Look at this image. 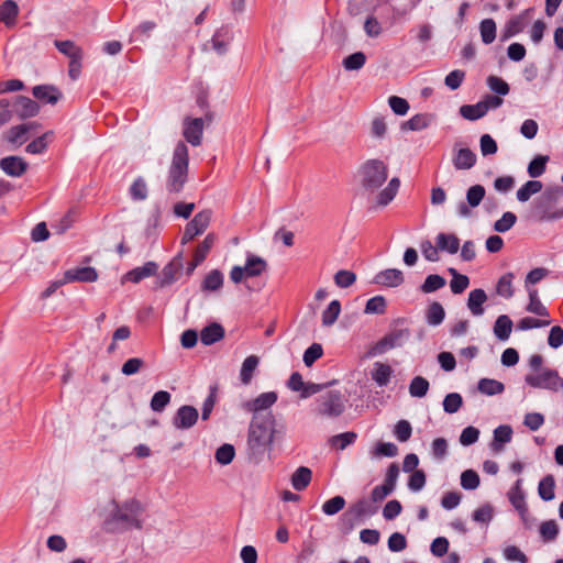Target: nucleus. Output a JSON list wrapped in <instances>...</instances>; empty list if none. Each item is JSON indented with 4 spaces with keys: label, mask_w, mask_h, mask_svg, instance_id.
I'll list each match as a JSON object with an SVG mask.
<instances>
[{
    "label": "nucleus",
    "mask_w": 563,
    "mask_h": 563,
    "mask_svg": "<svg viewBox=\"0 0 563 563\" xmlns=\"http://www.w3.org/2000/svg\"><path fill=\"white\" fill-rule=\"evenodd\" d=\"M366 62V56L363 52H356L343 59V67L346 70H358L361 69Z\"/></svg>",
    "instance_id": "13d9d810"
},
{
    "label": "nucleus",
    "mask_w": 563,
    "mask_h": 563,
    "mask_svg": "<svg viewBox=\"0 0 563 563\" xmlns=\"http://www.w3.org/2000/svg\"><path fill=\"white\" fill-rule=\"evenodd\" d=\"M224 336V329L219 323H211L200 332V340L205 345H211Z\"/></svg>",
    "instance_id": "c85d7f7f"
},
{
    "label": "nucleus",
    "mask_w": 563,
    "mask_h": 563,
    "mask_svg": "<svg viewBox=\"0 0 563 563\" xmlns=\"http://www.w3.org/2000/svg\"><path fill=\"white\" fill-rule=\"evenodd\" d=\"M405 280L404 273L397 268H387L377 273L374 283L384 287L395 288Z\"/></svg>",
    "instance_id": "a211bd4d"
},
{
    "label": "nucleus",
    "mask_w": 563,
    "mask_h": 563,
    "mask_svg": "<svg viewBox=\"0 0 563 563\" xmlns=\"http://www.w3.org/2000/svg\"><path fill=\"white\" fill-rule=\"evenodd\" d=\"M37 129L38 124L36 122L18 124L3 133V140L13 147H19L26 143L31 136L35 135Z\"/></svg>",
    "instance_id": "1a4fd4ad"
},
{
    "label": "nucleus",
    "mask_w": 563,
    "mask_h": 563,
    "mask_svg": "<svg viewBox=\"0 0 563 563\" xmlns=\"http://www.w3.org/2000/svg\"><path fill=\"white\" fill-rule=\"evenodd\" d=\"M487 113V107L478 101L475 104H464L460 108V114L470 121L483 118Z\"/></svg>",
    "instance_id": "72a5a7b5"
},
{
    "label": "nucleus",
    "mask_w": 563,
    "mask_h": 563,
    "mask_svg": "<svg viewBox=\"0 0 563 563\" xmlns=\"http://www.w3.org/2000/svg\"><path fill=\"white\" fill-rule=\"evenodd\" d=\"M275 391H267L258 395L255 399L243 402L242 408L254 415V419H258L262 411L269 409L277 401Z\"/></svg>",
    "instance_id": "f8f14e48"
},
{
    "label": "nucleus",
    "mask_w": 563,
    "mask_h": 563,
    "mask_svg": "<svg viewBox=\"0 0 563 563\" xmlns=\"http://www.w3.org/2000/svg\"><path fill=\"white\" fill-rule=\"evenodd\" d=\"M554 488H555L554 477L552 475H547L539 483V486H538L539 496L543 500L550 501L555 496Z\"/></svg>",
    "instance_id": "a19ab883"
},
{
    "label": "nucleus",
    "mask_w": 563,
    "mask_h": 563,
    "mask_svg": "<svg viewBox=\"0 0 563 563\" xmlns=\"http://www.w3.org/2000/svg\"><path fill=\"white\" fill-rule=\"evenodd\" d=\"M387 176V165L380 159H368L360 168L361 184L372 192L386 181Z\"/></svg>",
    "instance_id": "7ed1b4c3"
},
{
    "label": "nucleus",
    "mask_w": 563,
    "mask_h": 563,
    "mask_svg": "<svg viewBox=\"0 0 563 563\" xmlns=\"http://www.w3.org/2000/svg\"><path fill=\"white\" fill-rule=\"evenodd\" d=\"M525 383L530 387L550 391H558L563 387V378L560 377L558 371L549 367L527 374Z\"/></svg>",
    "instance_id": "39448f33"
},
{
    "label": "nucleus",
    "mask_w": 563,
    "mask_h": 563,
    "mask_svg": "<svg viewBox=\"0 0 563 563\" xmlns=\"http://www.w3.org/2000/svg\"><path fill=\"white\" fill-rule=\"evenodd\" d=\"M267 268V263L264 258L256 256L252 253L246 254V262L244 266H233L230 272V278L233 283L239 284L243 278L257 277Z\"/></svg>",
    "instance_id": "423d86ee"
},
{
    "label": "nucleus",
    "mask_w": 563,
    "mask_h": 563,
    "mask_svg": "<svg viewBox=\"0 0 563 563\" xmlns=\"http://www.w3.org/2000/svg\"><path fill=\"white\" fill-rule=\"evenodd\" d=\"M141 512V504L135 499H130L115 507L113 517L115 520L125 523L128 527L141 528V521L139 519Z\"/></svg>",
    "instance_id": "6e6552de"
},
{
    "label": "nucleus",
    "mask_w": 563,
    "mask_h": 563,
    "mask_svg": "<svg viewBox=\"0 0 563 563\" xmlns=\"http://www.w3.org/2000/svg\"><path fill=\"white\" fill-rule=\"evenodd\" d=\"M211 220V211L203 210L198 212L194 219L187 223L184 234L181 236V243L186 244L194 240L195 236L202 234L208 228Z\"/></svg>",
    "instance_id": "9d476101"
},
{
    "label": "nucleus",
    "mask_w": 563,
    "mask_h": 563,
    "mask_svg": "<svg viewBox=\"0 0 563 563\" xmlns=\"http://www.w3.org/2000/svg\"><path fill=\"white\" fill-rule=\"evenodd\" d=\"M508 498L511 505L518 511L526 510V501H525V492L522 489V479L519 478L516 481L515 485L508 492Z\"/></svg>",
    "instance_id": "7c9ffc66"
},
{
    "label": "nucleus",
    "mask_w": 563,
    "mask_h": 563,
    "mask_svg": "<svg viewBox=\"0 0 563 563\" xmlns=\"http://www.w3.org/2000/svg\"><path fill=\"white\" fill-rule=\"evenodd\" d=\"M198 410L189 405L178 408L174 418L173 426L178 430H187L194 427L198 420Z\"/></svg>",
    "instance_id": "4468645a"
},
{
    "label": "nucleus",
    "mask_w": 563,
    "mask_h": 563,
    "mask_svg": "<svg viewBox=\"0 0 563 563\" xmlns=\"http://www.w3.org/2000/svg\"><path fill=\"white\" fill-rule=\"evenodd\" d=\"M552 320L550 318L536 319L532 317H525L517 323V329L520 331H528L537 328H544L550 325Z\"/></svg>",
    "instance_id": "8fccbe9b"
},
{
    "label": "nucleus",
    "mask_w": 563,
    "mask_h": 563,
    "mask_svg": "<svg viewBox=\"0 0 563 563\" xmlns=\"http://www.w3.org/2000/svg\"><path fill=\"white\" fill-rule=\"evenodd\" d=\"M512 280H514L512 273L504 274L497 283V286H496L497 294L507 299L511 298L515 292L514 286H512Z\"/></svg>",
    "instance_id": "a18cd8bd"
},
{
    "label": "nucleus",
    "mask_w": 563,
    "mask_h": 563,
    "mask_svg": "<svg viewBox=\"0 0 563 563\" xmlns=\"http://www.w3.org/2000/svg\"><path fill=\"white\" fill-rule=\"evenodd\" d=\"M273 423L274 419L271 413H268L264 421L257 422L254 419L251 423L247 442L253 454L263 453L272 444Z\"/></svg>",
    "instance_id": "f03ea898"
},
{
    "label": "nucleus",
    "mask_w": 563,
    "mask_h": 563,
    "mask_svg": "<svg viewBox=\"0 0 563 563\" xmlns=\"http://www.w3.org/2000/svg\"><path fill=\"white\" fill-rule=\"evenodd\" d=\"M432 118L426 113H419L410 118L402 124L404 130L421 131L428 128L431 123Z\"/></svg>",
    "instance_id": "58836bf2"
},
{
    "label": "nucleus",
    "mask_w": 563,
    "mask_h": 563,
    "mask_svg": "<svg viewBox=\"0 0 563 563\" xmlns=\"http://www.w3.org/2000/svg\"><path fill=\"white\" fill-rule=\"evenodd\" d=\"M399 187V178H391L388 185L377 195V205L380 207L387 206L397 195Z\"/></svg>",
    "instance_id": "c756f323"
},
{
    "label": "nucleus",
    "mask_w": 563,
    "mask_h": 563,
    "mask_svg": "<svg viewBox=\"0 0 563 563\" xmlns=\"http://www.w3.org/2000/svg\"><path fill=\"white\" fill-rule=\"evenodd\" d=\"M391 376V368L387 364L376 363L375 369L372 374L373 379L379 385V386H386Z\"/></svg>",
    "instance_id": "864d4df0"
},
{
    "label": "nucleus",
    "mask_w": 563,
    "mask_h": 563,
    "mask_svg": "<svg viewBox=\"0 0 563 563\" xmlns=\"http://www.w3.org/2000/svg\"><path fill=\"white\" fill-rule=\"evenodd\" d=\"M386 310V299L375 296L367 300L364 312L367 314H383Z\"/></svg>",
    "instance_id": "4d7b16f0"
},
{
    "label": "nucleus",
    "mask_w": 563,
    "mask_h": 563,
    "mask_svg": "<svg viewBox=\"0 0 563 563\" xmlns=\"http://www.w3.org/2000/svg\"><path fill=\"white\" fill-rule=\"evenodd\" d=\"M410 338L408 329H395L378 340L371 349L372 355H380L393 349L401 347Z\"/></svg>",
    "instance_id": "0eeeda50"
},
{
    "label": "nucleus",
    "mask_w": 563,
    "mask_h": 563,
    "mask_svg": "<svg viewBox=\"0 0 563 563\" xmlns=\"http://www.w3.org/2000/svg\"><path fill=\"white\" fill-rule=\"evenodd\" d=\"M463 405V398L459 393H451L444 397L443 410L446 413H455Z\"/></svg>",
    "instance_id": "680f3d73"
},
{
    "label": "nucleus",
    "mask_w": 563,
    "mask_h": 563,
    "mask_svg": "<svg viewBox=\"0 0 563 563\" xmlns=\"http://www.w3.org/2000/svg\"><path fill=\"white\" fill-rule=\"evenodd\" d=\"M378 507L372 499L361 498L350 506L346 516L353 520H361L363 518L372 517L377 512Z\"/></svg>",
    "instance_id": "2eb2a0df"
},
{
    "label": "nucleus",
    "mask_w": 563,
    "mask_h": 563,
    "mask_svg": "<svg viewBox=\"0 0 563 563\" xmlns=\"http://www.w3.org/2000/svg\"><path fill=\"white\" fill-rule=\"evenodd\" d=\"M542 183L539 180H529L517 190V199L520 202L528 201L532 195L540 192Z\"/></svg>",
    "instance_id": "4c0bfd02"
},
{
    "label": "nucleus",
    "mask_w": 563,
    "mask_h": 563,
    "mask_svg": "<svg viewBox=\"0 0 563 563\" xmlns=\"http://www.w3.org/2000/svg\"><path fill=\"white\" fill-rule=\"evenodd\" d=\"M478 390L487 396L501 394L505 389L504 384L490 378H482L478 382Z\"/></svg>",
    "instance_id": "79ce46f5"
},
{
    "label": "nucleus",
    "mask_w": 563,
    "mask_h": 563,
    "mask_svg": "<svg viewBox=\"0 0 563 563\" xmlns=\"http://www.w3.org/2000/svg\"><path fill=\"white\" fill-rule=\"evenodd\" d=\"M52 137L53 132H46L29 143L25 151L30 154H42L46 150Z\"/></svg>",
    "instance_id": "de8ad7c7"
},
{
    "label": "nucleus",
    "mask_w": 563,
    "mask_h": 563,
    "mask_svg": "<svg viewBox=\"0 0 563 563\" xmlns=\"http://www.w3.org/2000/svg\"><path fill=\"white\" fill-rule=\"evenodd\" d=\"M485 188L482 185L471 186L466 191V202H460L457 206V214L461 218H468L471 216L470 208L479 206L485 197Z\"/></svg>",
    "instance_id": "ddd939ff"
},
{
    "label": "nucleus",
    "mask_w": 563,
    "mask_h": 563,
    "mask_svg": "<svg viewBox=\"0 0 563 563\" xmlns=\"http://www.w3.org/2000/svg\"><path fill=\"white\" fill-rule=\"evenodd\" d=\"M435 241L439 250L449 254H455L460 249V240L453 233H439Z\"/></svg>",
    "instance_id": "cd10ccee"
},
{
    "label": "nucleus",
    "mask_w": 563,
    "mask_h": 563,
    "mask_svg": "<svg viewBox=\"0 0 563 563\" xmlns=\"http://www.w3.org/2000/svg\"><path fill=\"white\" fill-rule=\"evenodd\" d=\"M341 312V303L339 300H332L322 312V324L324 327L332 325L339 318Z\"/></svg>",
    "instance_id": "c03bdc74"
},
{
    "label": "nucleus",
    "mask_w": 563,
    "mask_h": 563,
    "mask_svg": "<svg viewBox=\"0 0 563 563\" xmlns=\"http://www.w3.org/2000/svg\"><path fill=\"white\" fill-rule=\"evenodd\" d=\"M183 269V263L179 258H174L168 263L162 271L161 286H167L173 284Z\"/></svg>",
    "instance_id": "a878e982"
},
{
    "label": "nucleus",
    "mask_w": 563,
    "mask_h": 563,
    "mask_svg": "<svg viewBox=\"0 0 563 563\" xmlns=\"http://www.w3.org/2000/svg\"><path fill=\"white\" fill-rule=\"evenodd\" d=\"M512 321L507 314H500L494 324L493 331L499 341H507L512 331Z\"/></svg>",
    "instance_id": "bb28decb"
},
{
    "label": "nucleus",
    "mask_w": 563,
    "mask_h": 563,
    "mask_svg": "<svg viewBox=\"0 0 563 563\" xmlns=\"http://www.w3.org/2000/svg\"><path fill=\"white\" fill-rule=\"evenodd\" d=\"M170 394L165 390L156 391L151 399V409L155 412H162L170 402Z\"/></svg>",
    "instance_id": "6e6d98bb"
},
{
    "label": "nucleus",
    "mask_w": 563,
    "mask_h": 563,
    "mask_svg": "<svg viewBox=\"0 0 563 563\" xmlns=\"http://www.w3.org/2000/svg\"><path fill=\"white\" fill-rule=\"evenodd\" d=\"M430 384L427 378L422 376H415L409 384V394L415 398H422L428 394Z\"/></svg>",
    "instance_id": "e433bc0d"
},
{
    "label": "nucleus",
    "mask_w": 563,
    "mask_h": 563,
    "mask_svg": "<svg viewBox=\"0 0 563 563\" xmlns=\"http://www.w3.org/2000/svg\"><path fill=\"white\" fill-rule=\"evenodd\" d=\"M27 166V163L20 156H7L0 159V168L11 177H21Z\"/></svg>",
    "instance_id": "6ab92c4d"
},
{
    "label": "nucleus",
    "mask_w": 563,
    "mask_h": 563,
    "mask_svg": "<svg viewBox=\"0 0 563 563\" xmlns=\"http://www.w3.org/2000/svg\"><path fill=\"white\" fill-rule=\"evenodd\" d=\"M398 453V448L391 442H378L372 451L374 457H394Z\"/></svg>",
    "instance_id": "052dcab7"
},
{
    "label": "nucleus",
    "mask_w": 563,
    "mask_h": 563,
    "mask_svg": "<svg viewBox=\"0 0 563 563\" xmlns=\"http://www.w3.org/2000/svg\"><path fill=\"white\" fill-rule=\"evenodd\" d=\"M476 154L468 147H454L452 163L455 169H471L476 164Z\"/></svg>",
    "instance_id": "aec40b11"
},
{
    "label": "nucleus",
    "mask_w": 563,
    "mask_h": 563,
    "mask_svg": "<svg viewBox=\"0 0 563 563\" xmlns=\"http://www.w3.org/2000/svg\"><path fill=\"white\" fill-rule=\"evenodd\" d=\"M157 269L158 265L155 262H147L143 266H139L129 271L123 276V280L137 284L147 277L154 276Z\"/></svg>",
    "instance_id": "412c9836"
},
{
    "label": "nucleus",
    "mask_w": 563,
    "mask_h": 563,
    "mask_svg": "<svg viewBox=\"0 0 563 563\" xmlns=\"http://www.w3.org/2000/svg\"><path fill=\"white\" fill-rule=\"evenodd\" d=\"M426 317L428 324L435 327L443 322L445 311L442 305L435 301L428 307Z\"/></svg>",
    "instance_id": "49530a36"
},
{
    "label": "nucleus",
    "mask_w": 563,
    "mask_h": 563,
    "mask_svg": "<svg viewBox=\"0 0 563 563\" xmlns=\"http://www.w3.org/2000/svg\"><path fill=\"white\" fill-rule=\"evenodd\" d=\"M235 456V449L232 444H222L217 449L214 459L221 465L230 464Z\"/></svg>",
    "instance_id": "5fc2aeb1"
},
{
    "label": "nucleus",
    "mask_w": 563,
    "mask_h": 563,
    "mask_svg": "<svg viewBox=\"0 0 563 563\" xmlns=\"http://www.w3.org/2000/svg\"><path fill=\"white\" fill-rule=\"evenodd\" d=\"M189 152L185 142L179 141L173 152L166 188L169 192H179L188 177Z\"/></svg>",
    "instance_id": "f257e3e1"
},
{
    "label": "nucleus",
    "mask_w": 563,
    "mask_h": 563,
    "mask_svg": "<svg viewBox=\"0 0 563 563\" xmlns=\"http://www.w3.org/2000/svg\"><path fill=\"white\" fill-rule=\"evenodd\" d=\"M517 217L515 213L507 211L500 219L494 223V230L499 233L509 231L516 223Z\"/></svg>",
    "instance_id": "e2e57ef3"
},
{
    "label": "nucleus",
    "mask_w": 563,
    "mask_h": 563,
    "mask_svg": "<svg viewBox=\"0 0 563 563\" xmlns=\"http://www.w3.org/2000/svg\"><path fill=\"white\" fill-rule=\"evenodd\" d=\"M549 156L538 155L528 165V174L531 178H538L545 172Z\"/></svg>",
    "instance_id": "3c124183"
},
{
    "label": "nucleus",
    "mask_w": 563,
    "mask_h": 563,
    "mask_svg": "<svg viewBox=\"0 0 563 563\" xmlns=\"http://www.w3.org/2000/svg\"><path fill=\"white\" fill-rule=\"evenodd\" d=\"M98 279L97 271L91 266L75 267L67 269L64 274V282L74 283H92Z\"/></svg>",
    "instance_id": "f3484780"
},
{
    "label": "nucleus",
    "mask_w": 563,
    "mask_h": 563,
    "mask_svg": "<svg viewBox=\"0 0 563 563\" xmlns=\"http://www.w3.org/2000/svg\"><path fill=\"white\" fill-rule=\"evenodd\" d=\"M214 242V238L211 234H208L205 240L197 246L194 253L192 268H196L200 265L205 258L207 257L210 249L212 247Z\"/></svg>",
    "instance_id": "c9c22d12"
},
{
    "label": "nucleus",
    "mask_w": 563,
    "mask_h": 563,
    "mask_svg": "<svg viewBox=\"0 0 563 563\" xmlns=\"http://www.w3.org/2000/svg\"><path fill=\"white\" fill-rule=\"evenodd\" d=\"M445 284L446 280L444 277L438 274H431L426 277L423 284L420 286V291L423 294H431L443 288Z\"/></svg>",
    "instance_id": "ea45409f"
},
{
    "label": "nucleus",
    "mask_w": 563,
    "mask_h": 563,
    "mask_svg": "<svg viewBox=\"0 0 563 563\" xmlns=\"http://www.w3.org/2000/svg\"><path fill=\"white\" fill-rule=\"evenodd\" d=\"M32 92L36 99L51 104H55L62 97L60 91L56 87L49 85L35 86Z\"/></svg>",
    "instance_id": "5701e85b"
},
{
    "label": "nucleus",
    "mask_w": 563,
    "mask_h": 563,
    "mask_svg": "<svg viewBox=\"0 0 563 563\" xmlns=\"http://www.w3.org/2000/svg\"><path fill=\"white\" fill-rule=\"evenodd\" d=\"M205 121L201 118L186 117L183 121V136L192 146L202 143Z\"/></svg>",
    "instance_id": "9b49d317"
},
{
    "label": "nucleus",
    "mask_w": 563,
    "mask_h": 563,
    "mask_svg": "<svg viewBox=\"0 0 563 563\" xmlns=\"http://www.w3.org/2000/svg\"><path fill=\"white\" fill-rule=\"evenodd\" d=\"M494 516V508L489 504L478 507L472 515L475 522L488 525Z\"/></svg>",
    "instance_id": "69168bd1"
},
{
    "label": "nucleus",
    "mask_w": 563,
    "mask_h": 563,
    "mask_svg": "<svg viewBox=\"0 0 563 563\" xmlns=\"http://www.w3.org/2000/svg\"><path fill=\"white\" fill-rule=\"evenodd\" d=\"M487 300V295L482 288H476L470 291L467 299V308L471 313L475 317L482 316L484 313L483 305Z\"/></svg>",
    "instance_id": "b1692460"
},
{
    "label": "nucleus",
    "mask_w": 563,
    "mask_h": 563,
    "mask_svg": "<svg viewBox=\"0 0 563 563\" xmlns=\"http://www.w3.org/2000/svg\"><path fill=\"white\" fill-rule=\"evenodd\" d=\"M223 285V275L220 271L213 269L203 279L202 289L216 291L220 289Z\"/></svg>",
    "instance_id": "603ef678"
},
{
    "label": "nucleus",
    "mask_w": 563,
    "mask_h": 563,
    "mask_svg": "<svg viewBox=\"0 0 563 563\" xmlns=\"http://www.w3.org/2000/svg\"><path fill=\"white\" fill-rule=\"evenodd\" d=\"M260 360L256 355L247 356L243 363L240 371V378L244 385H249L252 380L253 374L258 366Z\"/></svg>",
    "instance_id": "f704fd0d"
},
{
    "label": "nucleus",
    "mask_w": 563,
    "mask_h": 563,
    "mask_svg": "<svg viewBox=\"0 0 563 563\" xmlns=\"http://www.w3.org/2000/svg\"><path fill=\"white\" fill-rule=\"evenodd\" d=\"M512 429L508 424H501L494 430L493 450L500 451L504 444L511 441Z\"/></svg>",
    "instance_id": "473e14b6"
},
{
    "label": "nucleus",
    "mask_w": 563,
    "mask_h": 563,
    "mask_svg": "<svg viewBox=\"0 0 563 563\" xmlns=\"http://www.w3.org/2000/svg\"><path fill=\"white\" fill-rule=\"evenodd\" d=\"M481 37L484 44H490L496 38V23L493 19H484L479 24Z\"/></svg>",
    "instance_id": "09e8293b"
},
{
    "label": "nucleus",
    "mask_w": 563,
    "mask_h": 563,
    "mask_svg": "<svg viewBox=\"0 0 563 563\" xmlns=\"http://www.w3.org/2000/svg\"><path fill=\"white\" fill-rule=\"evenodd\" d=\"M345 506V499L342 496H334L322 505V511L327 516H334Z\"/></svg>",
    "instance_id": "bf43d9fd"
},
{
    "label": "nucleus",
    "mask_w": 563,
    "mask_h": 563,
    "mask_svg": "<svg viewBox=\"0 0 563 563\" xmlns=\"http://www.w3.org/2000/svg\"><path fill=\"white\" fill-rule=\"evenodd\" d=\"M356 440V433L354 432H343L336 435H333L330 439V443L338 450H344L346 446L352 444Z\"/></svg>",
    "instance_id": "0e129e2a"
},
{
    "label": "nucleus",
    "mask_w": 563,
    "mask_h": 563,
    "mask_svg": "<svg viewBox=\"0 0 563 563\" xmlns=\"http://www.w3.org/2000/svg\"><path fill=\"white\" fill-rule=\"evenodd\" d=\"M528 296L529 302L526 307V310L530 313L539 316L541 318H550V312L548 308L543 305L541 299L539 298L538 289L533 287H528Z\"/></svg>",
    "instance_id": "4be33fe9"
},
{
    "label": "nucleus",
    "mask_w": 563,
    "mask_h": 563,
    "mask_svg": "<svg viewBox=\"0 0 563 563\" xmlns=\"http://www.w3.org/2000/svg\"><path fill=\"white\" fill-rule=\"evenodd\" d=\"M461 486L466 490L476 489L479 486V476L473 470H466L461 474Z\"/></svg>",
    "instance_id": "774afa93"
},
{
    "label": "nucleus",
    "mask_w": 563,
    "mask_h": 563,
    "mask_svg": "<svg viewBox=\"0 0 563 563\" xmlns=\"http://www.w3.org/2000/svg\"><path fill=\"white\" fill-rule=\"evenodd\" d=\"M19 15V7L13 0H5L0 4V22L8 27L15 24Z\"/></svg>",
    "instance_id": "393cba45"
},
{
    "label": "nucleus",
    "mask_w": 563,
    "mask_h": 563,
    "mask_svg": "<svg viewBox=\"0 0 563 563\" xmlns=\"http://www.w3.org/2000/svg\"><path fill=\"white\" fill-rule=\"evenodd\" d=\"M56 48L69 60L75 58H82V51L73 41H55Z\"/></svg>",
    "instance_id": "37998d69"
},
{
    "label": "nucleus",
    "mask_w": 563,
    "mask_h": 563,
    "mask_svg": "<svg viewBox=\"0 0 563 563\" xmlns=\"http://www.w3.org/2000/svg\"><path fill=\"white\" fill-rule=\"evenodd\" d=\"M356 280V275L347 269H340L334 275V283L340 288H347Z\"/></svg>",
    "instance_id": "338daca9"
},
{
    "label": "nucleus",
    "mask_w": 563,
    "mask_h": 563,
    "mask_svg": "<svg viewBox=\"0 0 563 563\" xmlns=\"http://www.w3.org/2000/svg\"><path fill=\"white\" fill-rule=\"evenodd\" d=\"M312 472L306 466L298 467L291 475V485L296 490H303L310 484Z\"/></svg>",
    "instance_id": "2f4dec72"
},
{
    "label": "nucleus",
    "mask_w": 563,
    "mask_h": 563,
    "mask_svg": "<svg viewBox=\"0 0 563 563\" xmlns=\"http://www.w3.org/2000/svg\"><path fill=\"white\" fill-rule=\"evenodd\" d=\"M12 107L14 114H16L20 119L35 117L40 111L38 104L34 100L24 96H18L13 98Z\"/></svg>",
    "instance_id": "dca6fc26"
},
{
    "label": "nucleus",
    "mask_w": 563,
    "mask_h": 563,
    "mask_svg": "<svg viewBox=\"0 0 563 563\" xmlns=\"http://www.w3.org/2000/svg\"><path fill=\"white\" fill-rule=\"evenodd\" d=\"M344 399L340 391H327L314 400V412L321 417L335 418L344 411Z\"/></svg>",
    "instance_id": "20e7f679"
}]
</instances>
